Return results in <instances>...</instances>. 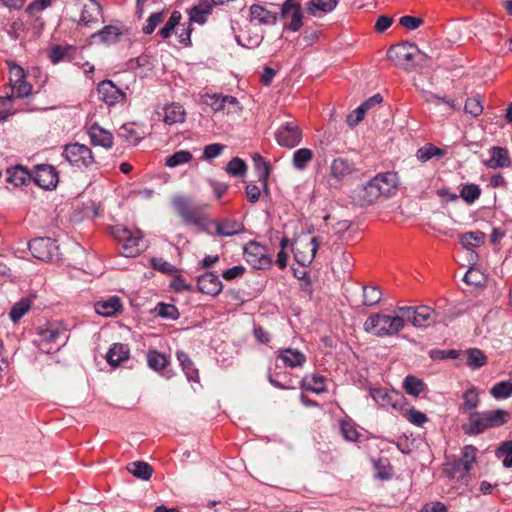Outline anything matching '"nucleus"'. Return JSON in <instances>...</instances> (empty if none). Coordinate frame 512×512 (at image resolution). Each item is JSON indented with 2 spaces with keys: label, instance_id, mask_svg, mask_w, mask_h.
Listing matches in <instances>:
<instances>
[{
  "label": "nucleus",
  "instance_id": "obj_47",
  "mask_svg": "<svg viewBox=\"0 0 512 512\" xmlns=\"http://www.w3.org/2000/svg\"><path fill=\"white\" fill-rule=\"evenodd\" d=\"M444 155V151L431 143H427L424 146L420 147L416 152V157L421 162H426L433 157H442Z\"/></svg>",
  "mask_w": 512,
  "mask_h": 512
},
{
  "label": "nucleus",
  "instance_id": "obj_20",
  "mask_svg": "<svg viewBox=\"0 0 512 512\" xmlns=\"http://www.w3.org/2000/svg\"><path fill=\"white\" fill-rule=\"evenodd\" d=\"M215 235L221 237H230L241 234L245 231L244 225L234 219H220L213 222Z\"/></svg>",
  "mask_w": 512,
  "mask_h": 512
},
{
  "label": "nucleus",
  "instance_id": "obj_49",
  "mask_svg": "<svg viewBox=\"0 0 512 512\" xmlns=\"http://www.w3.org/2000/svg\"><path fill=\"white\" fill-rule=\"evenodd\" d=\"M31 308V300L22 298L15 303L10 310L9 316L13 322L19 321Z\"/></svg>",
  "mask_w": 512,
  "mask_h": 512
},
{
  "label": "nucleus",
  "instance_id": "obj_44",
  "mask_svg": "<svg viewBox=\"0 0 512 512\" xmlns=\"http://www.w3.org/2000/svg\"><path fill=\"white\" fill-rule=\"evenodd\" d=\"M467 366L472 369H479L487 364V357L482 350L471 348L466 351Z\"/></svg>",
  "mask_w": 512,
  "mask_h": 512
},
{
  "label": "nucleus",
  "instance_id": "obj_6",
  "mask_svg": "<svg viewBox=\"0 0 512 512\" xmlns=\"http://www.w3.org/2000/svg\"><path fill=\"white\" fill-rule=\"evenodd\" d=\"M172 205L185 224L198 225L202 222L203 208L192 198L177 195L173 198Z\"/></svg>",
  "mask_w": 512,
  "mask_h": 512
},
{
  "label": "nucleus",
  "instance_id": "obj_21",
  "mask_svg": "<svg viewBox=\"0 0 512 512\" xmlns=\"http://www.w3.org/2000/svg\"><path fill=\"white\" fill-rule=\"evenodd\" d=\"M276 355L283 365L288 368L302 367L306 362L305 354L293 348L279 349Z\"/></svg>",
  "mask_w": 512,
  "mask_h": 512
},
{
  "label": "nucleus",
  "instance_id": "obj_39",
  "mask_svg": "<svg viewBox=\"0 0 512 512\" xmlns=\"http://www.w3.org/2000/svg\"><path fill=\"white\" fill-rule=\"evenodd\" d=\"M147 363L148 366L154 371H161L164 369L170 362L168 356L164 353H161L155 349H149L147 351Z\"/></svg>",
  "mask_w": 512,
  "mask_h": 512
},
{
  "label": "nucleus",
  "instance_id": "obj_17",
  "mask_svg": "<svg viewBox=\"0 0 512 512\" xmlns=\"http://www.w3.org/2000/svg\"><path fill=\"white\" fill-rule=\"evenodd\" d=\"M248 20L254 26H273L277 23L278 12L271 11L261 4H253L249 7Z\"/></svg>",
  "mask_w": 512,
  "mask_h": 512
},
{
  "label": "nucleus",
  "instance_id": "obj_63",
  "mask_svg": "<svg viewBox=\"0 0 512 512\" xmlns=\"http://www.w3.org/2000/svg\"><path fill=\"white\" fill-rule=\"evenodd\" d=\"M341 433L343 437L351 442H356L359 439V432L355 428V426L349 421H342L340 423Z\"/></svg>",
  "mask_w": 512,
  "mask_h": 512
},
{
  "label": "nucleus",
  "instance_id": "obj_14",
  "mask_svg": "<svg viewBox=\"0 0 512 512\" xmlns=\"http://www.w3.org/2000/svg\"><path fill=\"white\" fill-rule=\"evenodd\" d=\"M29 250L33 257L49 262L58 257V246L49 237H38L29 242Z\"/></svg>",
  "mask_w": 512,
  "mask_h": 512
},
{
  "label": "nucleus",
  "instance_id": "obj_28",
  "mask_svg": "<svg viewBox=\"0 0 512 512\" xmlns=\"http://www.w3.org/2000/svg\"><path fill=\"white\" fill-rule=\"evenodd\" d=\"M129 347L126 344L114 343L106 355L109 365L117 367L129 358Z\"/></svg>",
  "mask_w": 512,
  "mask_h": 512
},
{
  "label": "nucleus",
  "instance_id": "obj_40",
  "mask_svg": "<svg viewBox=\"0 0 512 512\" xmlns=\"http://www.w3.org/2000/svg\"><path fill=\"white\" fill-rule=\"evenodd\" d=\"M314 153L311 149L300 148L293 153L292 165L295 169L303 171L312 161Z\"/></svg>",
  "mask_w": 512,
  "mask_h": 512
},
{
  "label": "nucleus",
  "instance_id": "obj_43",
  "mask_svg": "<svg viewBox=\"0 0 512 512\" xmlns=\"http://www.w3.org/2000/svg\"><path fill=\"white\" fill-rule=\"evenodd\" d=\"M485 234L480 231H470L461 235L460 242L466 249L479 247L484 243Z\"/></svg>",
  "mask_w": 512,
  "mask_h": 512
},
{
  "label": "nucleus",
  "instance_id": "obj_30",
  "mask_svg": "<svg viewBox=\"0 0 512 512\" xmlns=\"http://www.w3.org/2000/svg\"><path fill=\"white\" fill-rule=\"evenodd\" d=\"M337 0H309L306 3V11L308 14L320 17L335 9Z\"/></svg>",
  "mask_w": 512,
  "mask_h": 512
},
{
  "label": "nucleus",
  "instance_id": "obj_48",
  "mask_svg": "<svg viewBox=\"0 0 512 512\" xmlns=\"http://www.w3.org/2000/svg\"><path fill=\"white\" fill-rule=\"evenodd\" d=\"M193 156L189 151L180 150L173 153L171 156L165 159V165L170 168H174L192 160Z\"/></svg>",
  "mask_w": 512,
  "mask_h": 512
},
{
  "label": "nucleus",
  "instance_id": "obj_52",
  "mask_svg": "<svg viewBox=\"0 0 512 512\" xmlns=\"http://www.w3.org/2000/svg\"><path fill=\"white\" fill-rule=\"evenodd\" d=\"M382 292L378 287L365 286L363 288V304L366 306H374L381 300Z\"/></svg>",
  "mask_w": 512,
  "mask_h": 512
},
{
  "label": "nucleus",
  "instance_id": "obj_51",
  "mask_svg": "<svg viewBox=\"0 0 512 512\" xmlns=\"http://www.w3.org/2000/svg\"><path fill=\"white\" fill-rule=\"evenodd\" d=\"M254 164L255 168L257 170L258 179L260 182L263 183L264 188L267 187V179L269 177L270 173V166L269 164L263 159L262 156L259 154H256L254 157Z\"/></svg>",
  "mask_w": 512,
  "mask_h": 512
},
{
  "label": "nucleus",
  "instance_id": "obj_2",
  "mask_svg": "<svg viewBox=\"0 0 512 512\" xmlns=\"http://www.w3.org/2000/svg\"><path fill=\"white\" fill-rule=\"evenodd\" d=\"M364 330L377 337H393L405 327V319L397 308L394 315L373 313L364 322Z\"/></svg>",
  "mask_w": 512,
  "mask_h": 512
},
{
  "label": "nucleus",
  "instance_id": "obj_58",
  "mask_svg": "<svg viewBox=\"0 0 512 512\" xmlns=\"http://www.w3.org/2000/svg\"><path fill=\"white\" fill-rule=\"evenodd\" d=\"M246 170H247L246 163L238 157H234L233 159H231L228 162L227 168H226V171L230 175L236 176V177L244 175Z\"/></svg>",
  "mask_w": 512,
  "mask_h": 512
},
{
  "label": "nucleus",
  "instance_id": "obj_38",
  "mask_svg": "<svg viewBox=\"0 0 512 512\" xmlns=\"http://www.w3.org/2000/svg\"><path fill=\"white\" fill-rule=\"evenodd\" d=\"M214 4L210 0L200 1L194 6L190 12V20L203 24L206 21L207 16L211 13Z\"/></svg>",
  "mask_w": 512,
  "mask_h": 512
},
{
  "label": "nucleus",
  "instance_id": "obj_16",
  "mask_svg": "<svg viewBox=\"0 0 512 512\" xmlns=\"http://www.w3.org/2000/svg\"><path fill=\"white\" fill-rule=\"evenodd\" d=\"M32 179L40 188L45 190L56 188L59 181L56 168L49 164H39L35 166Z\"/></svg>",
  "mask_w": 512,
  "mask_h": 512
},
{
  "label": "nucleus",
  "instance_id": "obj_35",
  "mask_svg": "<svg viewBox=\"0 0 512 512\" xmlns=\"http://www.w3.org/2000/svg\"><path fill=\"white\" fill-rule=\"evenodd\" d=\"M76 53V48L71 45H56L54 46L50 53L49 58L52 63L57 64L61 61H71Z\"/></svg>",
  "mask_w": 512,
  "mask_h": 512
},
{
  "label": "nucleus",
  "instance_id": "obj_53",
  "mask_svg": "<svg viewBox=\"0 0 512 512\" xmlns=\"http://www.w3.org/2000/svg\"><path fill=\"white\" fill-rule=\"evenodd\" d=\"M400 412L410 423L416 426H422L424 423L428 421L426 414L414 408H408L407 405L404 406V411Z\"/></svg>",
  "mask_w": 512,
  "mask_h": 512
},
{
  "label": "nucleus",
  "instance_id": "obj_15",
  "mask_svg": "<svg viewBox=\"0 0 512 512\" xmlns=\"http://www.w3.org/2000/svg\"><path fill=\"white\" fill-rule=\"evenodd\" d=\"M389 59L395 60L398 65H412L415 58L420 55L416 45L411 43H401L391 46L387 52Z\"/></svg>",
  "mask_w": 512,
  "mask_h": 512
},
{
  "label": "nucleus",
  "instance_id": "obj_3",
  "mask_svg": "<svg viewBox=\"0 0 512 512\" xmlns=\"http://www.w3.org/2000/svg\"><path fill=\"white\" fill-rule=\"evenodd\" d=\"M508 418L509 413L502 409L470 412L468 423L463 425V430L468 435H478L486 429L502 426L508 421Z\"/></svg>",
  "mask_w": 512,
  "mask_h": 512
},
{
  "label": "nucleus",
  "instance_id": "obj_56",
  "mask_svg": "<svg viewBox=\"0 0 512 512\" xmlns=\"http://www.w3.org/2000/svg\"><path fill=\"white\" fill-rule=\"evenodd\" d=\"M181 20V13L179 11H173L168 21L165 25L160 29L159 34L163 39H168L175 27L179 24Z\"/></svg>",
  "mask_w": 512,
  "mask_h": 512
},
{
  "label": "nucleus",
  "instance_id": "obj_29",
  "mask_svg": "<svg viewBox=\"0 0 512 512\" xmlns=\"http://www.w3.org/2000/svg\"><path fill=\"white\" fill-rule=\"evenodd\" d=\"M479 394V390L476 387L466 389L461 396L462 403L459 405V411L462 414H466L475 410L480 404Z\"/></svg>",
  "mask_w": 512,
  "mask_h": 512
},
{
  "label": "nucleus",
  "instance_id": "obj_33",
  "mask_svg": "<svg viewBox=\"0 0 512 512\" xmlns=\"http://www.w3.org/2000/svg\"><path fill=\"white\" fill-rule=\"evenodd\" d=\"M301 387L317 394L326 391V378L319 374L306 375L301 380Z\"/></svg>",
  "mask_w": 512,
  "mask_h": 512
},
{
  "label": "nucleus",
  "instance_id": "obj_41",
  "mask_svg": "<svg viewBox=\"0 0 512 512\" xmlns=\"http://www.w3.org/2000/svg\"><path fill=\"white\" fill-rule=\"evenodd\" d=\"M127 470L133 476L141 480H149L153 473V468L150 464L143 461L131 462L127 465Z\"/></svg>",
  "mask_w": 512,
  "mask_h": 512
},
{
  "label": "nucleus",
  "instance_id": "obj_26",
  "mask_svg": "<svg viewBox=\"0 0 512 512\" xmlns=\"http://www.w3.org/2000/svg\"><path fill=\"white\" fill-rule=\"evenodd\" d=\"M264 39V31L259 28H247L242 30L241 33L237 36V42L239 45L248 48L254 49L258 47Z\"/></svg>",
  "mask_w": 512,
  "mask_h": 512
},
{
  "label": "nucleus",
  "instance_id": "obj_5",
  "mask_svg": "<svg viewBox=\"0 0 512 512\" xmlns=\"http://www.w3.org/2000/svg\"><path fill=\"white\" fill-rule=\"evenodd\" d=\"M112 234L121 244V253L125 257H135L142 251L143 236L141 231H133L123 226H115L112 229Z\"/></svg>",
  "mask_w": 512,
  "mask_h": 512
},
{
  "label": "nucleus",
  "instance_id": "obj_7",
  "mask_svg": "<svg viewBox=\"0 0 512 512\" xmlns=\"http://www.w3.org/2000/svg\"><path fill=\"white\" fill-rule=\"evenodd\" d=\"M68 339L67 330L55 323H50L46 327H41L37 332V344L41 351L50 353L53 349L51 344H56L57 347L55 350H59L62 343H59L62 340L65 343V340Z\"/></svg>",
  "mask_w": 512,
  "mask_h": 512
},
{
  "label": "nucleus",
  "instance_id": "obj_31",
  "mask_svg": "<svg viewBox=\"0 0 512 512\" xmlns=\"http://www.w3.org/2000/svg\"><path fill=\"white\" fill-rule=\"evenodd\" d=\"M32 179L30 173L25 167L17 165L7 169V182L15 187L26 185Z\"/></svg>",
  "mask_w": 512,
  "mask_h": 512
},
{
  "label": "nucleus",
  "instance_id": "obj_45",
  "mask_svg": "<svg viewBox=\"0 0 512 512\" xmlns=\"http://www.w3.org/2000/svg\"><path fill=\"white\" fill-rule=\"evenodd\" d=\"M403 387L407 394L418 397L424 391L426 385L421 379L408 375L404 379Z\"/></svg>",
  "mask_w": 512,
  "mask_h": 512
},
{
  "label": "nucleus",
  "instance_id": "obj_60",
  "mask_svg": "<svg viewBox=\"0 0 512 512\" xmlns=\"http://www.w3.org/2000/svg\"><path fill=\"white\" fill-rule=\"evenodd\" d=\"M164 16V12L152 13L148 17L146 24L143 26V32L147 35L152 34L156 27L164 21Z\"/></svg>",
  "mask_w": 512,
  "mask_h": 512
},
{
  "label": "nucleus",
  "instance_id": "obj_54",
  "mask_svg": "<svg viewBox=\"0 0 512 512\" xmlns=\"http://www.w3.org/2000/svg\"><path fill=\"white\" fill-rule=\"evenodd\" d=\"M481 195V189L477 184H466L460 191L461 198L468 204L474 203Z\"/></svg>",
  "mask_w": 512,
  "mask_h": 512
},
{
  "label": "nucleus",
  "instance_id": "obj_50",
  "mask_svg": "<svg viewBox=\"0 0 512 512\" xmlns=\"http://www.w3.org/2000/svg\"><path fill=\"white\" fill-rule=\"evenodd\" d=\"M490 394L495 399H506L512 396V382L501 381L496 383L491 389Z\"/></svg>",
  "mask_w": 512,
  "mask_h": 512
},
{
  "label": "nucleus",
  "instance_id": "obj_12",
  "mask_svg": "<svg viewBox=\"0 0 512 512\" xmlns=\"http://www.w3.org/2000/svg\"><path fill=\"white\" fill-rule=\"evenodd\" d=\"M370 395L382 408L404 411V406L407 405L405 396L394 390L388 391L384 388H375L370 390Z\"/></svg>",
  "mask_w": 512,
  "mask_h": 512
},
{
  "label": "nucleus",
  "instance_id": "obj_4",
  "mask_svg": "<svg viewBox=\"0 0 512 512\" xmlns=\"http://www.w3.org/2000/svg\"><path fill=\"white\" fill-rule=\"evenodd\" d=\"M397 311L404 316L405 323H411L417 328H427L435 324L439 317V314L433 308L426 305L417 307L399 306Z\"/></svg>",
  "mask_w": 512,
  "mask_h": 512
},
{
  "label": "nucleus",
  "instance_id": "obj_9",
  "mask_svg": "<svg viewBox=\"0 0 512 512\" xmlns=\"http://www.w3.org/2000/svg\"><path fill=\"white\" fill-rule=\"evenodd\" d=\"M201 98L203 103L209 106L215 113L223 111L227 114H231L242 110L238 99L231 95L205 93Z\"/></svg>",
  "mask_w": 512,
  "mask_h": 512
},
{
  "label": "nucleus",
  "instance_id": "obj_10",
  "mask_svg": "<svg viewBox=\"0 0 512 512\" xmlns=\"http://www.w3.org/2000/svg\"><path fill=\"white\" fill-rule=\"evenodd\" d=\"M244 259L255 269H267L272 260L268 249L256 241H249L243 248Z\"/></svg>",
  "mask_w": 512,
  "mask_h": 512
},
{
  "label": "nucleus",
  "instance_id": "obj_18",
  "mask_svg": "<svg viewBox=\"0 0 512 512\" xmlns=\"http://www.w3.org/2000/svg\"><path fill=\"white\" fill-rule=\"evenodd\" d=\"M97 94L99 100L109 106L123 102L126 96L111 80L101 81L97 86Z\"/></svg>",
  "mask_w": 512,
  "mask_h": 512
},
{
  "label": "nucleus",
  "instance_id": "obj_64",
  "mask_svg": "<svg viewBox=\"0 0 512 512\" xmlns=\"http://www.w3.org/2000/svg\"><path fill=\"white\" fill-rule=\"evenodd\" d=\"M224 149H225V145H223V144H220V143L209 144L204 147L202 157H203V159H205L207 161H211L212 159L221 155L222 152L224 151Z\"/></svg>",
  "mask_w": 512,
  "mask_h": 512
},
{
  "label": "nucleus",
  "instance_id": "obj_61",
  "mask_svg": "<svg viewBox=\"0 0 512 512\" xmlns=\"http://www.w3.org/2000/svg\"><path fill=\"white\" fill-rule=\"evenodd\" d=\"M477 449L472 445H467L462 449L461 457L459 460L466 464L467 469L470 471L472 465L476 462Z\"/></svg>",
  "mask_w": 512,
  "mask_h": 512
},
{
  "label": "nucleus",
  "instance_id": "obj_36",
  "mask_svg": "<svg viewBox=\"0 0 512 512\" xmlns=\"http://www.w3.org/2000/svg\"><path fill=\"white\" fill-rule=\"evenodd\" d=\"M176 357L189 381L199 382L198 369L194 367L189 355L183 351H177Z\"/></svg>",
  "mask_w": 512,
  "mask_h": 512
},
{
  "label": "nucleus",
  "instance_id": "obj_46",
  "mask_svg": "<svg viewBox=\"0 0 512 512\" xmlns=\"http://www.w3.org/2000/svg\"><path fill=\"white\" fill-rule=\"evenodd\" d=\"M373 466L376 471L375 477L380 480H389L393 476V469L388 459L380 458L373 461Z\"/></svg>",
  "mask_w": 512,
  "mask_h": 512
},
{
  "label": "nucleus",
  "instance_id": "obj_62",
  "mask_svg": "<svg viewBox=\"0 0 512 512\" xmlns=\"http://www.w3.org/2000/svg\"><path fill=\"white\" fill-rule=\"evenodd\" d=\"M52 0H34L27 7L25 12L31 17H37L39 13L51 6Z\"/></svg>",
  "mask_w": 512,
  "mask_h": 512
},
{
  "label": "nucleus",
  "instance_id": "obj_34",
  "mask_svg": "<svg viewBox=\"0 0 512 512\" xmlns=\"http://www.w3.org/2000/svg\"><path fill=\"white\" fill-rule=\"evenodd\" d=\"M185 116V109L178 103H172L164 108L163 120L168 125L184 122Z\"/></svg>",
  "mask_w": 512,
  "mask_h": 512
},
{
  "label": "nucleus",
  "instance_id": "obj_1",
  "mask_svg": "<svg viewBox=\"0 0 512 512\" xmlns=\"http://www.w3.org/2000/svg\"><path fill=\"white\" fill-rule=\"evenodd\" d=\"M398 186L397 174L385 172L377 174L366 184L357 187L355 198L361 206L374 204L381 198H388L396 193Z\"/></svg>",
  "mask_w": 512,
  "mask_h": 512
},
{
  "label": "nucleus",
  "instance_id": "obj_8",
  "mask_svg": "<svg viewBox=\"0 0 512 512\" xmlns=\"http://www.w3.org/2000/svg\"><path fill=\"white\" fill-rule=\"evenodd\" d=\"M62 155L72 166L79 169H87L95 163L92 150L77 142L65 145Z\"/></svg>",
  "mask_w": 512,
  "mask_h": 512
},
{
  "label": "nucleus",
  "instance_id": "obj_59",
  "mask_svg": "<svg viewBox=\"0 0 512 512\" xmlns=\"http://www.w3.org/2000/svg\"><path fill=\"white\" fill-rule=\"evenodd\" d=\"M158 315L162 318L176 320L179 318V311L173 304L159 303L156 308Z\"/></svg>",
  "mask_w": 512,
  "mask_h": 512
},
{
  "label": "nucleus",
  "instance_id": "obj_23",
  "mask_svg": "<svg viewBox=\"0 0 512 512\" xmlns=\"http://www.w3.org/2000/svg\"><path fill=\"white\" fill-rule=\"evenodd\" d=\"M101 13V5L96 0H88V2L83 3L79 23L85 26L98 23Z\"/></svg>",
  "mask_w": 512,
  "mask_h": 512
},
{
  "label": "nucleus",
  "instance_id": "obj_24",
  "mask_svg": "<svg viewBox=\"0 0 512 512\" xmlns=\"http://www.w3.org/2000/svg\"><path fill=\"white\" fill-rule=\"evenodd\" d=\"M490 158L486 162L489 168H507L510 167L512 161L508 149L500 146H493L489 149Z\"/></svg>",
  "mask_w": 512,
  "mask_h": 512
},
{
  "label": "nucleus",
  "instance_id": "obj_19",
  "mask_svg": "<svg viewBox=\"0 0 512 512\" xmlns=\"http://www.w3.org/2000/svg\"><path fill=\"white\" fill-rule=\"evenodd\" d=\"M197 288L199 292L215 297L221 293L223 284L218 275L213 272H206L198 276Z\"/></svg>",
  "mask_w": 512,
  "mask_h": 512
},
{
  "label": "nucleus",
  "instance_id": "obj_22",
  "mask_svg": "<svg viewBox=\"0 0 512 512\" xmlns=\"http://www.w3.org/2000/svg\"><path fill=\"white\" fill-rule=\"evenodd\" d=\"M97 314L105 317H113L121 313L123 305L118 296H111L106 300L97 301L94 305Z\"/></svg>",
  "mask_w": 512,
  "mask_h": 512
},
{
  "label": "nucleus",
  "instance_id": "obj_27",
  "mask_svg": "<svg viewBox=\"0 0 512 512\" xmlns=\"http://www.w3.org/2000/svg\"><path fill=\"white\" fill-rule=\"evenodd\" d=\"M88 134L93 145L102 146L110 149L113 146V135L97 123L92 124L88 129Z\"/></svg>",
  "mask_w": 512,
  "mask_h": 512
},
{
  "label": "nucleus",
  "instance_id": "obj_57",
  "mask_svg": "<svg viewBox=\"0 0 512 512\" xmlns=\"http://www.w3.org/2000/svg\"><path fill=\"white\" fill-rule=\"evenodd\" d=\"M464 110L466 113L471 114L473 117H478L483 112V105L479 96L467 98L465 101Z\"/></svg>",
  "mask_w": 512,
  "mask_h": 512
},
{
  "label": "nucleus",
  "instance_id": "obj_11",
  "mask_svg": "<svg viewBox=\"0 0 512 512\" xmlns=\"http://www.w3.org/2000/svg\"><path fill=\"white\" fill-rule=\"evenodd\" d=\"M303 134L296 121H287L279 126L275 132V139L281 147L292 149L300 144Z\"/></svg>",
  "mask_w": 512,
  "mask_h": 512
},
{
  "label": "nucleus",
  "instance_id": "obj_25",
  "mask_svg": "<svg viewBox=\"0 0 512 512\" xmlns=\"http://www.w3.org/2000/svg\"><path fill=\"white\" fill-rule=\"evenodd\" d=\"M355 171V164L342 157L334 159L330 165V176L337 181L343 180Z\"/></svg>",
  "mask_w": 512,
  "mask_h": 512
},
{
  "label": "nucleus",
  "instance_id": "obj_42",
  "mask_svg": "<svg viewBox=\"0 0 512 512\" xmlns=\"http://www.w3.org/2000/svg\"><path fill=\"white\" fill-rule=\"evenodd\" d=\"M121 32L118 27L107 25L101 30L92 35L93 38H98L100 42L105 44H112L118 41Z\"/></svg>",
  "mask_w": 512,
  "mask_h": 512
},
{
  "label": "nucleus",
  "instance_id": "obj_13",
  "mask_svg": "<svg viewBox=\"0 0 512 512\" xmlns=\"http://www.w3.org/2000/svg\"><path fill=\"white\" fill-rule=\"evenodd\" d=\"M280 15L287 30L296 32L303 26V9L295 0H285Z\"/></svg>",
  "mask_w": 512,
  "mask_h": 512
},
{
  "label": "nucleus",
  "instance_id": "obj_55",
  "mask_svg": "<svg viewBox=\"0 0 512 512\" xmlns=\"http://www.w3.org/2000/svg\"><path fill=\"white\" fill-rule=\"evenodd\" d=\"M320 244H321V241L318 237L311 238L310 242L306 244V247L309 250V255L303 256L302 258H300L298 255V248H296L295 259L302 265H304L306 262L310 263L314 259Z\"/></svg>",
  "mask_w": 512,
  "mask_h": 512
},
{
  "label": "nucleus",
  "instance_id": "obj_37",
  "mask_svg": "<svg viewBox=\"0 0 512 512\" xmlns=\"http://www.w3.org/2000/svg\"><path fill=\"white\" fill-rule=\"evenodd\" d=\"M143 132L134 124H124L120 127L118 136L130 145H137L143 138Z\"/></svg>",
  "mask_w": 512,
  "mask_h": 512
},
{
  "label": "nucleus",
  "instance_id": "obj_32",
  "mask_svg": "<svg viewBox=\"0 0 512 512\" xmlns=\"http://www.w3.org/2000/svg\"><path fill=\"white\" fill-rule=\"evenodd\" d=\"M444 471L448 477L462 482H467L470 472L466 464H463L459 459L446 463Z\"/></svg>",
  "mask_w": 512,
  "mask_h": 512
}]
</instances>
